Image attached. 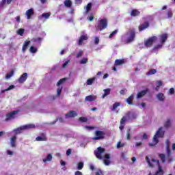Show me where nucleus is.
I'll use <instances>...</instances> for the list:
<instances>
[{"instance_id": "f257e3e1", "label": "nucleus", "mask_w": 175, "mask_h": 175, "mask_svg": "<svg viewBox=\"0 0 175 175\" xmlns=\"http://www.w3.org/2000/svg\"><path fill=\"white\" fill-rule=\"evenodd\" d=\"M107 25H108V21H107V18H102V19H100V21H98L97 22V25L95 26V28L96 31H102L105 29H106V28H107Z\"/></svg>"}, {"instance_id": "f03ea898", "label": "nucleus", "mask_w": 175, "mask_h": 175, "mask_svg": "<svg viewBox=\"0 0 175 175\" xmlns=\"http://www.w3.org/2000/svg\"><path fill=\"white\" fill-rule=\"evenodd\" d=\"M163 130V128L162 127H160L159 128V129L157 130V133H155V135L154 136H153V142H154V144H149V146L150 147H152L154 146H156L158 142H159V139L157 137L159 138H162L164 137V131H162Z\"/></svg>"}, {"instance_id": "7ed1b4c3", "label": "nucleus", "mask_w": 175, "mask_h": 175, "mask_svg": "<svg viewBox=\"0 0 175 175\" xmlns=\"http://www.w3.org/2000/svg\"><path fill=\"white\" fill-rule=\"evenodd\" d=\"M35 129V125L34 124H26L24 125L21 127L16 128V129L14 130V132L15 134H21L22 131H25V130H29V129Z\"/></svg>"}, {"instance_id": "20e7f679", "label": "nucleus", "mask_w": 175, "mask_h": 175, "mask_svg": "<svg viewBox=\"0 0 175 175\" xmlns=\"http://www.w3.org/2000/svg\"><path fill=\"white\" fill-rule=\"evenodd\" d=\"M157 41H158V37L151 36L150 38H148L147 40H145L144 44L146 48H150L151 46H152L154 42H157Z\"/></svg>"}, {"instance_id": "39448f33", "label": "nucleus", "mask_w": 175, "mask_h": 175, "mask_svg": "<svg viewBox=\"0 0 175 175\" xmlns=\"http://www.w3.org/2000/svg\"><path fill=\"white\" fill-rule=\"evenodd\" d=\"M127 34L130 35L129 38L125 40V44H129L131 42H133L134 41V39L135 38V29H129V32Z\"/></svg>"}, {"instance_id": "423d86ee", "label": "nucleus", "mask_w": 175, "mask_h": 175, "mask_svg": "<svg viewBox=\"0 0 175 175\" xmlns=\"http://www.w3.org/2000/svg\"><path fill=\"white\" fill-rule=\"evenodd\" d=\"M20 113V110H14L11 112H9L6 114V118L5 119V121L8 122L10 120H14L16 118V116H17Z\"/></svg>"}, {"instance_id": "0eeeda50", "label": "nucleus", "mask_w": 175, "mask_h": 175, "mask_svg": "<svg viewBox=\"0 0 175 175\" xmlns=\"http://www.w3.org/2000/svg\"><path fill=\"white\" fill-rule=\"evenodd\" d=\"M105 152V149L102 147L97 148V150L94 151L95 156L98 159L102 160L103 159V153Z\"/></svg>"}, {"instance_id": "6e6552de", "label": "nucleus", "mask_w": 175, "mask_h": 175, "mask_svg": "<svg viewBox=\"0 0 175 175\" xmlns=\"http://www.w3.org/2000/svg\"><path fill=\"white\" fill-rule=\"evenodd\" d=\"M95 137H93V140H100L105 139V133L104 131H95Z\"/></svg>"}, {"instance_id": "1a4fd4ad", "label": "nucleus", "mask_w": 175, "mask_h": 175, "mask_svg": "<svg viewBox=\"0 0 175 175\" xmlns=\"http://www.w3.org/2000/svg\"><path fill=\"white\" fill-rule=\"evenodd\" d=\"M157 39H159L161 44H164L166 42V40H167V34L163 33V34L159 35Z\"/></svg>"}, {"instance_id": "9d476101", "label": "nucleus", "mask_w": 175, "mask_h": 175, "mask_svg": "<svg viewBox=\"0 0 175 175\" xmlns=\"http://www.w3.org/2000/svg\"><path fill=\"white\" fill-rule=\"evenodd\" d=\"M148 27H149V22L145 21L144 23L140 25L139 27H138V31H143L144 30L146 29Z\"/></svg>"}, {"instance_id": "9b49d317", "label": "nucleus", "mask_w": 175, "mask_h": 175, "mask_svg": "<svg viewBox=\"0 0 175 175\" xmlns=\"http://www.w3.org/2000/svg\"><path fill=\"white\" fill-rule=\"evenodd\" d=\"M149 92V89H146L145 90H142L137 94V98L139 99L143 98L146 94Z\"/></svg>"}, {"instance_id": "f8f14e48", "label": "nucleus", "mask_w": 175, "mask_h": 175, "mask_svg": "<svg viewBox=\"0 0 175 175\" xmlns=\"http://www.w3.org/2000/svg\"><path fill=\"white\" fill-rule=\"evenodd\" d=\"M126 121V116H123L122 118H121V120H120V126H119L120 131H123V129H124Z\"/></svg>"}, {"instance_id": "ddd939ff", "label": "nucleus", "mask_w": 175, "mask_h": 175, "mask_svg": "<svg viewBox=\"0 0 175 175\" xmlns=\"http://www.w3.org/2000/svg\"><path fill=\"white\" fill-rule=\"evenodd\" d=\"M16 141H17V136L14 135V136L11 137V139H10L11 148H16L17 146V145L16 144Z\"/></svg>"}, {"instance_id": "4468645a", "label": "nucleus", "mask_w": 175, "mask_h": 175, "mask_svg": "<svg viewBox=\"0 0 175 175\" xmlns=\"http://www.w3.org/2000/svg\"><path fill=\"white\" fill-rule=\"evenodd\" d=\"M27 79V73L25 72L23 75H21V77H19V79H18V82H19L20 84H22L25 83V81Z\"/></svg>"}, {"instance_id": "2eb2a0df", "label": "nucleus", "mask_w": 175, "mask_h": 175, "mask_svg": "<svg viewBox=\"0 0 175 175\" xmlns=\"http://www.w3.org/2000/svg\"><path fill=\"white\" fill-rule=\"evenodd\" d=\"M77 116V113L75 111H70L68 113L65 114V118H75Z\"/></svg>"}, {"instance_id": "dca6fc26", "label": "nucleus", "mask_w": 175, "mask_h": 175, "mask_svg": "<svg viewBox=\"0 0 175 175\" xmlns=\"http://www.w3.org/2000/svg\"><path fill=\"white\" fill-rule=\"evenodd\" d=\"M47 141V137L44 133H41L40 136H37L36 137V142H46Z\"/></svg>"}, {"instance_id": "f3484780", "label": "nucleus", "mask_w": 175, "mask_h": 175, "mask_svg": "<svg viewBox=\"0 0 175 175\" xmlns=\"http://www.w3.org/2000/svg\"><path fill=\"white\" fill-rule=\"evenodd\" d=\"M25 14L27 19L30 20L31 17H32V16L34 15V11L33 10V9H29L26 10Z\"/></svg>"}, {"instance_id": "a211bd4d", "label": "nucleus", "mask_w": 175, "mask_h": 175, "mask_svg": "<svg viewBox=\"0 0 175 175\" xmlns=\"http://www.w3.org/2000/svg\"><path fill=\"white\" fill-rule=\"evenodd\" d=\"M96 98H97L96 96L90 95V96H85V102H93V101L96 100Z\"/></svg>"}, {"instance_id": "6ab92c4d", "label": "nucleus", "mask_w": 175, "mask_h": 175, "mask_svg": "<svg viewBox=\"0 0 175 175\" xmlns=\"http://www.w3.org/2000/svg\"><path fill=\"white\" fill-rule=\"evenodd\" d=\"M104 164L106 166H109L110 165V154H105Z\"/></svg>"}, {"instance_id": "aec40b11", "label": "nucleus", "mask_w": 175, "mask_h": 175, "mask_svg": "<svg viewBox=\"0 0 175 175\" xmlns=\"http://www.w3.org/2000/svg\"><path fill=\"white\" fill-rule=\"evenodd\" d=\"M85 40H88V35L85 34V35H82L81 36H80V38H79V41L78 42V44L79 46H81L83 45V41H85Z\"/></svg>"}, {"instance_id": "412c9836", "label": "nucleus", "mask_w": 175, "mask_h": 175, "mask_svg": "<svg viewBox=\"0 0 175 175\" xmlns=\"http://www.w3.org/2000/svg\"><path fill=\"white\" fill-rule=\"evenodd\" d=\"M139 14H141V12L138 11L136 9L132 10V11H131V14H130L131 16H132V17L138 16H139Z\"/></svg>"}, {"instance_id": "4be33fe9", "label": "nucleus", "mask_w": 175, "mask_h": 175, "mask_svg": "<svg viewBox=\"0 0 175 175\" xmlns=\"http://www.w3.org/2000/svg\"><path fill=\"white\" fill-rule=\"evenodd\" d=\"M134 100V95L131 94L129 98H126L125 102H126L127 105H133Z\"/></svg>"}, {"instance_id": "5701e85b", "label": "nucleus", "mask_w": 175, "mask_h": 175, "mask_svg": "<svg viewBox=\"0 0 175 175\" xmlns=\"http://www.w3.org/2000/svg\"><path fill=\"white\" fill-rule=\"evenodd\" d=\"M166 151L167 152V157L170 158V157H171V150L170 149L169 139H166Z\"/></svg>"}, {"instance_id": "b1692460", "label": "nucleus", "mask_w": 175, "mask_h": 175, "mask_svg": "<svg viewBox=\"0 0 175 175\" xmlns=\"http://www.w3.org/2000/svg\"><path fill=\"white\" fill-rule=\"evenodd\" d=\"M53 160V154L51 153L48 154V155H46V157L44 159H42V162L44 163H47L49 161H51Z\"/></svg>"}, {"instance_id": "393cba45", "label": "nucleus", "mask_w": 175, "mask_h": 175, "mask_svg": "<svg viewBox=\"0 0 175 175\" xmlns=\"http://www.w3.org/2000/svg\"><path fill=\"white\" fill-rule=\"evenodd\" d=\"M29 44H31V41L24 42L23 46H22V51L25 52L27 51V46H29Z\"/></svg>"}, {"instance_id": "a878e982", "label": "nucleus", "mask_w": 175, "mask_h": 175, "mask_svg": "<svg viewBox=\"0 0 175 175\" xmlns=\"http://www.w3.org/2000/svg\"><path fill=\"white\" fill-rule=\"evenodd\" d=\"M157 98L159 99L160 102H164V99L165 97L164 96V94L162 93H159L157 94Z\"/></svg>"}, {"instance_id": "bb28decb", "label": "nucleus", "mask_w": 175, "mask_h": 175, "mask_svg": "<svg viewBox=\"0 0 175 175\" xmlns=\"http://www.w3.org/2000/svg\"><path fill=\"white\" fill-rule=\"evenodd\" d=\"M72 1L71 0H65L64 1V5L65 7L68 8H72Z\"/></svg>"}, {"instance_id": "cd10ccee", "label": "nucleus", "mask_w": 175, "mask_h": 175, "mask_svg": "<svg viewBox=\"0 0 175 175\" xmlns=\"http://www.w3.org/2000/svg\"><path fill=\"white\" fill-rule=\"evenodd\" d=\"M110 89L107 88V89H105L104 90V94H103L102 96V98H105L106 96H108L110 94Z\"/></svg>"}, {"instance_id": "c85d7f7f", "label": "nucleus", "mask_w": 175, "mask_h": 175, "mask_svg": "<svg viewBox=\"0 0 175 175\" xmlns=\"http://www.w3.org/2000/svg\"><path fill=\"white\" fill-rule=\"evenodd\" d=\"M157 73V70L156 69H151L149 71H148L146 75L147 76H150V75H155Z\"/></svg>"}, {"instance_id": "c756f323", "label": "nucleus", "mask_w": 175, "mask_h": 175, "mask_svg": "<svg viewBox=\"0 0 175 175\" xmlns=\"http://www.w3.org/2000/svg\"><path fill=\"white\" fill-rule=\"evenodd\" d=\"M14 70H12L10 71V72L7 73L6 76L5 77V79H9L12 78V76H14Z\"/></svg>"}, {"instance_id": "7c9ffc66", "label": "nucleus", "mask_w": 175, "mask_h": 175, "mask_svg": "<svg viewBox=\"0 0 175 175\" xmlns=\"http://www.w3.org/2000/svg\"><path fill=\"white\" fill-rule=\"evenodd\" d=\"M123 64H124V61L122 59H116L115 61V66H121Z\"/></svg>"}, {"instance_id": "2f4dec72", "label": "nucleus", "mask_w": 175, "mask_h": 175, "mask_svg": "<svg viewBox=\"0 0 175 175\" xmlns=\"http://www.w3.org/2000/svg\"><path fill=\"white\" fill-rule=\"evenodd\" d=\"M163 47V44H158L157 45H155L154 46H153V51H157L159 49H161Z\"/></svg>"}, {"instance_id": "473e14b6", "label": "nucleus", "mask_w": 175, "mask_h": 175, "mask_svg": "<svg viewBox=\"0 0 175 175\" xmlns=\"http://www.w3.org/2000/svg\"><path fill=\"white\" fill-rule=\"evenodd\" d=\"M96 78L93 77L87 80V85H92L93 81H94Z\"/></svg>"}, {"instance_id": "72a5a7b5", "label": "nucleus", "mask_w": 175, "mask_h": 175, "mask_svg": "<svg viewBox=\"0 0 175 175\" xmlns=\"http://www.w3.org/2000/svg\"><path fill=\"white\" fill-rule=\"evenodd\" d=\"M131 114H132V118L133 119H136V114H135V113H132L131 111H129L125 115L126 116V117H129L130 115H131Z\"/></svg>"}, {"instance_id": "f704fd0d", "label": "nucleus", "mask_w": 175, "mask_h": 175, "mask_svg": "<svg viewBox=\"0 0 175 175\" xmlns=\"http://www.w3.org/2000/svg\"><path fill=\"white\" fill-rule=\"evenodd\" d=\"M83 162L78 163L77 166V170H83Z\"/></svg>"}, {"instance_id": "c9c22d12", "label": "nucleus", "mask_w": 175, "mask_h": 175, "mask_svg": "<svg viewBox=\"0 0 175 175\" xmlns=\"http://www.w3.org/2000/svg\"><path fill=\"white\" fill-rule=\"evenodd\" d=\"M50 15H51V14H50V12H46V13H44L41 15V16L42 18H44L46 19H49L50 17Z\"/></svg>"}, {"instance_id": "e433bc0d", "label": "nucleus", "mask_w": 175, "mask_h": 175, "mask_svg": "<svg viewBox=\"0 0 175 175\" xmlns=\"http://www.w3.org/2000/svg\"><path fill=\"white\" fill-rule=\"evenodd\" d=\"M25 33V29H19L17 31L16 33L18 35H20L21 36H23V34Z\"/></svg>"}, {"instance_id": "4c0bfd02", "label": "nucleus", "mask_w": 175, "mask_h": 175, "mask_svg": "<svg viewBox=\"0 0 175 175\" xmlns=\"http://www.w3.org/2000/svg\"><path fill=\"white\" fill-rule=\"evenodd\" d=\"M119 106H120V103H115L112 105V110L115 111L117 108H118Z\"/></svg>"}, {"instance_id": "58836bf2", "label": "nucleus", "mask_w": 175, "mask_h": 175, "mask_svg": "<svg viewBox=\"0 0 175 175\" xmlns=\"http://www.w3.org/2000/svg\"><path fill=\"white\" fill-rule=\"evenodd\" d=\"M92 5V3H88L87 7H86L85 13L88 14V13H89V12H90Z\"/></svg>"}, {"instance_id": "ea45409f", "label": "nucleus", "mask_w": 175, "mask_h": 175, "mask_svg": "<svg viewBox=\"0 0 175 175\" xmlns=\"http://www.w3.org/2000/svg\"><path fill=\"white\" fill-rule=\"evenodd\" d=\"M65 81H66V78H63L62 79H59V81H57V86L61 85L62 84H63L65 82Z\"/></svg>"}, {"instance_id": "a19ab883", "label": "nucleus", "mask_w": 175, "mask_h": 175, "mask_svg": "<svg viewBox=\"0 0 175 175\" xmlns=\"http://www.w3.org/2000/svg\"><path fill=\"white\" fill-rule=\"evenodd\" d=\"M57 121H59L61 123L64 122V120L62 118H57L55 120H54V122H52V124H55V123H57Z\"/></svg>"}, {"instance_id": "79ce46f5", "label": "nucleus", "mask_w": 175, "mask_h": 175, "mask_svg": "<svg viewBox=\"0 0 175 175\" xmlns=\"http://www.w3.org/2000/svg\"><path fill=\"white\" fill-rule=\"evenodd\" d=\"M159 157L161 159V161H162V163H165V155L164 154H159Z\"/></svg>"}, {"instance_id": "37998d69", "label": "nucleus", "mask_w": 175, "mask_h": 175, "mask_svg": "<svg viewBox=\"0 0 175 175\" xmlns=\"http://www.w3.org/2000/svg\"><path fill=\"white\" fill-rule=\"evenodd\" d=\"M146 161L148 163V165H149V167H154V164H151L150 159L148 158V157H146Z\"/></svg>"}, {"instance_id": "c03bdc74", "label": "nucleus", "mask_w": 175, "mask_h": 175, "mask_svg": "<svg viewBox=\"0 0 175 175\" xmlns=\"http://www.w3.org/2000/svg\"><path fill=\"white\" fill-rule=\"evenodd\" d=\"M171 126V120H167L166 121L165 124H164V128H169Z\"/></svg>"}, {"instance_id": "a18cd8bd", "label": "nucleus", "mask_w": 175, "mask_h": 175, "mask_svg": "<svg viewBox=\"0 0 175 175\" xmlns=\"http://www.w3.org/2000/svg\"><path fill=\"white\" fill-rule=\"evenodd\" d=\"M12 1H16V0H3L1 1V3H2L3 5H4V4H8L9 5V4L12 3Z\"/></svg>"}, {"instance_id": "49530a36", "label": "nucleus", "mask_w": 175, "mask_h": 175, "mask_svg": "<svg viewBox=\"0 0 175 175\" xmlns=\"http://www.w3.org/2000/svg\"><path fill=\"white\" fill-rule=\"evenodd\" d=\"M126 139L127 140L131 139V129H127L126 131Z\"/></svg>"}, {"instance_id": "de8ad7c7", "label": "nucleus", "mask_w": 175, "mask_h": 175, "mask_svg": "<svg viewBox=\"0 0 175 175\" xmlns=\"http://www.w3.org/2000/svg\"><path fill=\"white\" fill-rule=\"evenodd\" d=\"M88 62V58L83 57L80 60V64H86Z\"/></svg>"}, {"instance_id": "09e8293b", "label": "nucleus", "mask_w": 175, "mask_h": 175, "mask_svg": "<svg viewBox=\"0 0 175 175\" xmlns=\"http://www.w3.org/2000/svg\"><path fill=\"white\" fill-rule=\"evenodd\" d=\"M79 122H88V118H85V117H83V116L80 117L79 118Z\"/></svg>"}, {"instance_id": "8fccbe9b", "label": "nucleus", "mask_w": 175, "mask_h": 175, "mask_svg": "<svg viewBox=\"0 0 175 175\" xmlns=\"http://www.w3.org/2000/svg\"><path fill=\"white\" fill-rule=\"evenodd\" d=\"M29 52L32 53H35L37 52V49L35 48L34 46H31L30 48H29Z\"/></svg>"}, {"instance_id": "3c124183", "label": "nucleus", "mask_w": 175, "mask_h": 175, "mask_svg": "<svg viewBox=\"0 0 175 175\" xmlns=\"http://www.w3.org/2000/svg\"><path fill=\"white\" fill-rule=\"evenodd\" d=\"M117 33H118V30H115V31H112V33H110V35H109V38L110 39L113 38V36L116 35Z\"/></svg>"}, {"instance_id": "603ef678", "label": "nucleus", "mask_w": 175, "mask_h": 175, "mask_svg": "<svg viewBox=\"0 0 175 175\" xmlns=\"http://www.w3.org/2000/svg\"><path fill=\"white\" fill-rule=\"evenodd\" d=\"M85 129L89 131H92L93 129H95L96 127L92 126H85Z\"/></svg>"}, {"instance_id": "864d4df0", "label": "nucleus", "mask_w": 175, "mask_h": 175, "mask_svg": "<svg viewBox=\"0 0 175 175\" xmlns=\"http://www.w3.org/2000/svg\"><path fill=\"white\" fill-rule=\"evenodd\" d=\"M62 89H63L62 87L57 88V96L61 95V92H62Z\"/></svg>"}, {"instance_id": "5fc2aeb1", "label": "nucleus", "mask_w": 175, "mask_h": 175, "mask_svg": "<svg viewBox=\"0 0 175 175\" xmlns=\"http://www.w3.org/2000/svg\"><path fill=\"white\" fill-rule=\"evenodd\" d=\"M14 88V85H11L10 86L8 87V88L3 90V92H6V91H9L10 90H13Z\"/></svg>"}, {"instance_id": "6e6d98bb", "label": "nucleus", "mask_w": 175, "mask_h": 175, "mask_svg": "<svg viewBox=\"0 0 175 175\" xmlns=\"http://www.w3.org/2000/svg\"><path fill=\"white\" fill-rule=\"evenodd\" d=\"M81 57H83V51L80 50L79 53L77 54L76 58H80Z\"/></svg>"}, {"instance_id": "4d7b16f0", "label": "nucleus", "mask_w": 175, "mask_h": 175, "mask_svg": "<svg viewBox=\"0 0 175 175\" xmlns=\"http://www.w3.org/2000/svg\"><path fill=\"white\" fill-rule=\"evenodd\" d=\"M69 63H70V60H67L66 62H65L64 64H63V65L62 66V68H66V66H68Z\"/></svg>"}, {"instance_id": "13d9d810", "label": "nucleus", "mask_w": 175, "mask_h": 175, "mask_svg": "<svg viewBox=\"0 0 175 175\" xmlns=\"http://www.w3.org/2000/svg\"><path fill=\"white\" fill-rule=\"evenodd\" d=\"M124 146V144H121V142H118V144H117V148H118V149L121 148H122Z\"/></svg>"}, {"instance_id": "bf43d9fd", "label": "nucleus", "mask_w": 175, "mask_h": 175, "mask_svg": "<svg viewBox=\"0 0 175 175\" xmlns=\"http://www.w3.org/2000/svg\"><path fill=\"white\" fill-rule=\"evenodd\" d=\"M163 85V83L161 81H157V88H160L161 86Z\"/></svg>"}, {"instance_id": "052dcab7", "label": "nucleus", "mask_w": 175, "mask_h": 175, "mask_svg": "<svg viewBox=\"0 0 175 175\" xmlns=\"http://www.w3.org/2000/svg\"><path fill=\"white\" fill-rule=\"evenodd\" d=\"M99 42H100V38H98V37H95L94 44H98Z\"/></svg>"}, {"instance_id": "680f3d73", "label": "nucleus", "mask_w": 175, "mask_h": 175, "mask_svg": "<svg viewBox=\"0 0 175 175\" xmlns=\"http://www.w3.org/2000/svg\"><path fill=\"white\" fill-rule=\"evenodd\" d=\"M168 93L170 95H173L175 93V90H174V88H170V90L168 91Z\"/></svg>"}, {"instance_id": "e2e57ef3", "label": "nucleus", "mask_w": 175, "mask_h": 175, "mask_svg": "<svg viewBox=\"0 0 175 175\" xmlns=\"http://www.w3.org/2000/svg\"><path fill=\"white\" fill-rule=\"evenodd\" d=\"M83 3V0H75V4L80 5Z\"/></svg>"}, {"instance_id": "0e129e2a", "label": "nucleus", "mask_w": 175, "mask_h": 175, "mask_svg": "<svg viewBox=\"0 0 175 175\" xmlns=\"http://www.w3.org/2000/svg\"><path fill=\"white\" fill-rule=\"evenodd\" d=\"M167 17L168 18H171L172 17H173V12H172L171 11H169L167 12Z\"/></svg>"}, {"instance_id": "69168bd1", "label": "nucleus", "mask_w": 175, "mask_h": 175, "mask_svg": "<svg viewBox=\"0 0 175 175\" xmlns=\"http://www.w3.org/2000/svg\"><path fill=\"white\" fill-rule=\"evenodd\" d=\"M33 40L34 41V42H38L42 41V38H33Z\"/></svg>"}, {"instance_id": "338daca9", "label": "nucleus", "mask_w": 175, "mask_h": 175, "mask_svg": "<svg viewBox=\"0 0 175 175\" xmlns=\"http://www.w3.org/2000/svg\"><path fill=\"white\" fill-rule=\"evenodd\" d=\"M7 154L10 155V156H13L14 155V152H12V150H7Z\"/></svg>"}, {"instance_id": "774afa93", "label": "nucleus", "mask_w": 175, "mask_h": 175, "mask_svg": "<svg viewBox=\"0 0 175 175\" xmlns=\"http://www.w3.org/2000/svg\"><path fill=\"white\" fill-rule=\"evenodd\" d=\"M75 175H83V173L80 171H77L75 172Z\"/></svg>"}]
</instances>
